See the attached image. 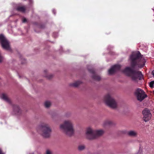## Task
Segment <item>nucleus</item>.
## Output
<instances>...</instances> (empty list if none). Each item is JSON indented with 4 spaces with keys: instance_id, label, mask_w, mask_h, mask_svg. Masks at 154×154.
<instances>
[{
    "instance_id": "9d476101",
    "label": "nucleus",
    "mask_w": 154,
    "mask_h": 154,
    "mask_svg": "<svg viewBox=\"0 0 154 154\" xmlns=\"http://www.w3.org/2000/svg\"><path fill=\"white\" fill-rule=\"evenodd\" d=\"M122 134H127L130 137H135L137 136V131H135L131 130L127 132L126 131H120Z\"/></svg>"
},
{
    "instance_id": "7ed1b4c3",
    "label": "nucleus",
    "mask_w": 154,
    "mask_h": 154,
    "mask_svg": "<svg viewBox=\"0 0 154 154\" xmlns=\"http://www.w3.org/2000/svg\"><path fill=\"white\" fill-rule=\"evenodd\" d=\"M103 130H94L91 128H89L86 130V135L87 138L89 140L94 139L103 134Z\"/></svg>"
},
{
    "instance_id": "f8f14e48",
    "label": "nucleus",
    "mask_w": 154,
    "mask_h": 154,
    "mask_svg": "<svg viewBox=\"0 0 154 154\" xmlns=\"http://www.w3.org/2000/svg\"><path fill=\"white\" fill-rule=\"evenodd\" d=\"M89 71L91 73L93 74V75L92 76V78L93 79L97 81L100 80V77L95 74V71L94 69H89Z\"/></svg>"
},
{
    "instance_id": "6ab92c4d",
    "label": "nucleus",
    "mask_w": 154,
    "mask_h": 154,
    "mask_svg": "<svg viewBox=\"0 0 154 154\" xmlns=\"http://www.w3.org/2000/svg\"><path fill=\"white\" fill-rule=\"evenodd\" d=\"M85 148V146L84 145H80L78 147V149L80 150H82Z\"/></svg>"
},
{
    "instance_id": "a878e982",
    "label": "nucleus",
    "mask_w": 154,
    "mask_h": 154,
    "mask_svg": "<svg viewBox=\"0 0 154 154\" xmlns=\"http://www.w3.org/2000/svg\"><path fill=\"white\" fill-rule=\"evenodd\" d=\"M152 74L153 75V76L154 77V70L152 71Z\"/></svg>"
},
{
    "instance_id": "9b49d317",
    "label": "nucleus",
    "mask_w": 154,
    "mask_h": 154,
    "mask_svg": "<svg viewBox=\"0 0 154 154\" xmlns=\"http://www.w3.org/2000/svg\"><path fill=\"white\" fill-rule=\"evenodd\" d=\"M22 113L21 110L17 105H15L13 107V113L17 116L20 115Z\"/></svg>"
},
{
    "instance_id": "ddd939ff",
    "label": "nucleus",
    "mask_w": 154,
    "mask_h": 154,
    "mask_svg": "<svg viewBox=\"0 0 154 154\" xmlns=\"http://www.w3.org/2000/svg\"><path fill=\"white\" fill-rule=\"evenodd\" d=\"M1 98L8 103H11L10 99L6 94H2L1 96Z\"/></svg>"
},
{
    "instance_id": "bb28decb",
    "label": "nucleus",
    "mask_w": 154,
    "mask_h": 154,
    "mask_svg": "<svg viewBox=\"0 0 154 154\" xmlns=\"http://www.w3.org/2000/svg\"><path fill=\"white\" fill-rule=\"evenodd\" d=\"M0 154H4L2 153L1 150L0 149Z\"/></svg>"
},
{
    "instance_id": "4468645a",
    "label": "nucleus",
    "mask_w": 154,
    "mask_h": 154,
    "mask_svg": "<svg viewBox=\"0 0 154 154\" xmlns=\"http://www.w3.org/2000/svg\"><path fill=\"white\" fill-rule=\"evenodd\" d=\"M44 72L45 74L44 76L47 79H51L53 77V75L51 74L48 75V71L47 70H45Z\"/></svg>"
},
{
    "instance_id": "aec40b11",
    "label": "nucleus",
    "mask_w": 154,
    "mask_h": 154,
    "mask_svg": "<svg viewBox=\"0 0 154 154\" xmlns=\"http://www.w3.org/2000/svg\"><path fill=\"white\" fill-rule=\"evenodd\" d=\"M154 85V81L151 82L149 83V86L151 88H153Z\"/></svg>"
},
{
    "instance_id": "c85d7f7f",
    "label": "nucleus",
    "mask_w": 154,
    "mask_h": 154,
    "mask_svg": "<svg viewBox=\"0 0 154 154\" xmlns=\"http://www.w3.org/2000/svg\"><path fill=\"white\" fill-rule=\"evenodd\" d=\"M34 154L33 153H31V154Z\"/></svg>"
},
{
    "instance_id": "f257e3e1",
    "label": "nucleus",
    "mask_w": 154,
    "mask_h": 154,
    "mask_svg": "<svg viewBox=\"0 0 154 154\" xmlns=\"http://www.w3.org/2000/svg\"><path fill=\"white\" fill-rule=\"evenodd\" d=\"M142 56L139 51L132 53L130 56L131 68L126 67L123 71L127 75L131 77L133 81L135 82L138 81V80H141L143 78V75L140 71L134 70L137 66L140 68H142L144 66V61L142 64H140Z\"/></svg>"
},
{
    "instance_id": "5701e85b",
    "label": "nucleus",
    "mask_w": 154,
    "mask_h": 154,
    "mask_svg": "<svg viewBox=\"0 0 154 154\" xmlns=\"http://www.w3.org/2000/svg\"><path fill=\"white\" fill-rule=\"evenodd\" d=\"M3 60V58L0 54V62H1Z\"/></svg>"
},
{
    "instance_id": "6e6552de",
    "label": "nucleus",
    "mask_w": 154,
    "mask_h": 154,
    "mask_svg": "<svg viewBox=\"0 0 154 154\" xmlns=\"http://www.w3.org/2000/svg\"><path fill=\"white\" fill-rule=\"evenodd\" d=\"M142 113L143 115V120L146 122L150 120L151 117V114L150 113V111L148 109L146 108L142 111Z\"/></svg>"
},
{
    "instance_id": "a211bd4d",
    "label": "nucleus",
    "mask_w": 154,
    "mask_h": 154,
    "mask_svg": "<svg viewBox=\"0 0 154 154\" xmlns=\"http://www.w3.org/2000/svg\"><path fill=\"white\" fill-rule=\"evenodd\" d=\"M45 27V24L43 23H39V29H43Z\"/></svg>"
},
{
    "instance_id": "412c9836",
    "label": "nucleus",
    "mask_w": 154,
    "mask_h": 154,
    "mask_svg": "<svg viewBox=\"0 0 154 154\" xmlns=\"http://www.w3.org/2000/svg\"><path fill=\"white\" fill-rule=\"evenodd\" d=\"M112 123V122L110 121H107L105 122L106 125H110Z\"/></svg>"
},
{
    "instance_id": "f3484780",
    "label": "nucleus",
    "mask_w": 154,
    "mask_h": 154,
    "mask_svg": "<svg viewBox=\"0 0 154 154\" xmlns=\"http://www.w3.org/2000/svg\"><path fill=\"white\" fill-rule=\"evenodd\" d=\"M44 105L46 108H48L51 106V103L49 101H47L45 102Z\"/></svg>"
},
{
    "instance_id": "0eeeda50",
    "label": "nucleus",
    "mask_w": 154,
    "mask_h": 154,
    "mask_svg": "<svg viewBox=\"0 0 154 154\" xmlns=\"http://www.w3.org/2000/svg\"><path fill=\"white\" fill-rule=\"evenodd\" d=\"M134 94L137 100L140 102L147 97L145 92L140 88H138L135 90Z\"/></svg>"
},
{
    "instance_id": "20e7f679",
    "label": "nucleus",
    "mask_w": 154,
    "mask_h": 154,
    "mask_svg": "<svg viewBox=\"0 0 154 154\" xmlns=\"http://www.w3.org/2000/svg\"><path fill=\"white\" fill-rule=\"evenodd\" d=\"M39 129L42 131V135L44 137H49L51 134L52 130L49 125L45 123H42L39 125Z\"/></svg>"
},
{
    "instance_id": "cd10ccee",
    "label": "nucleus",
    "mask_w": 154,
    "mask_h": 154,
    "mask_svg": "<svg viewBox=\"0 0 154 154\" xmlns=\"http://www.w3.org/2000/svg\"><path fill=\"white\" fill-rule=\"evenodd\" d=\"M32 1V0H29V2H31Z\"/></svg>"
},
{
    "instance_id": "423d86ee",
    "label": "nucleus",
    "mask_w": 154,
    "mask_h": 154,
    "mask_svg": "<svg viewBox=\"0 0 154 154\" xmlns=\"http://www.w3.org/2000/svg\"><path fill=\"white\" fill-rule=\"evenodd\" d=\"M0 43L3 49L8 51H11L9 42L2 34L0 35Z\"/></svg>"
},
{
    "instance_id": "39448f33",
    "label": "nucleus",
    "mask_w": 154,
    "mask_h": 154,
    "mask_svg": "<svg viewBox=\"0 0 154 154\" xmlns=\"http://www.w3.org/2000/svg\"><path fill=\"white\" fill-rule=\"evenodd\" d=\"M104 100L106 104L110 108H115L117 107V103L116 101L108 94L104 97Z\"/></svg>"
},
{
    "instance_id": "dca6fc26",
    "label": "nucleus",
    "mask_w": 154,
    "mask_h": 154,
    "mask_svg": "<svg viewBox=\"0 0 154 154\" xmlns=\"http://www.w3.org/2000/svg\"><path fill=\"white\" fill-rule=\"evenodd\" d=\"M16 9L18 11H20L22 12H24L26 10V8L24 6L19 7H18Z\"/></svg>"
},
{
    "instance_id": "393cba45",
    "label": "nucleus",
    "mask_w": 154,
    "mask_h": 154,
    "mask_svg": "<svg viewBox=\"0 0 154 154\" xmlns=\"http://www.w3.org/2000/svg\"><path fill=\"white\" fill-rule=\"evenodd\" d=\"M53 12L54 13V14H55V10H53Z\"/></svg>"
},
{
    "instance_id": "f03ea898",
    "label": "nucleus",
    "mask_w": 154,
    "mask_h": 154,
    "mask_svg": "<svg viewBox=\"0 0 154 154\" xmlns=\"http://www.w3.org/2000/svg\"><path fill=\"white\" fill-rule=\"evenodd\" d=\"M60 128L69 136H71L74 134V130L72 123L70 121H65L63 124L60 125Z\"/></svg>"
},
{
    "instance_id": "b1692460",
    "label": "nucleus",
    "mask_w": 154,
    "mask_h": 154,
    "mask_svg": "<svg viewBox=\"0 0 154 154\" xmlns=\"http://www.w3.org/2000/svg\"><path fill=\"white\" fill-rule=\"evenodd\" d=\"M26 21V20L25 18H23V22L25 23Z\"/></svg>"
},
{
    "instance_id": "4be33fe9",
    "label": "nucleus",
    "mask_w": 154,
    "mask_h": 154,
    "mask_svg": "<svg viewBox=\"0 0 154 154\" xmlns=\"http://www.w3.org/2000/svg\"><path fill=\"white\" fill-rule=\"evenodd\" d=\"M46 154H51L52 152L51 151L49 150H47L46 151Z\"/></svg>"
},
{
    "instance_id": "1a4fd4ad",
    "label": "nucleus",
    "mask_w": 154,
    "mask_h": 154,
    "mask_svg": "<svg viewBox=\"0 0 154 154\" xmlns=\"http://www.w3.org/2000/svg\"><path fill=\"white\" fill-rule=\"evenodd\" d=\"M121 67V66L119 64H116L113 66L109 70V74L111 75L114 73L116 71L119 70Z\"/></svg>"
},
{
    "instance_id": "2eb2a0df",
    "label": "nucleus",
    "mask_w": 154,
    "mask_h": 154,
    "mask_svg": "<svg viewBox=\"0 0 154 154\" xmlns=\"http://www.w3.org/2000/svg\"><path fill=\"white\" fill-rule=\"evenodd\" d=\"M82 82L80 81H77L74 82V83L71 84L70 85L75 87H78L79 85L81 84Z\"/></svg>"
}]
</instances>
